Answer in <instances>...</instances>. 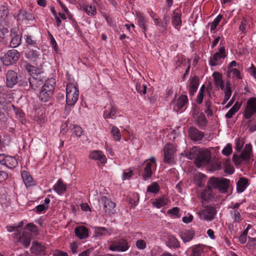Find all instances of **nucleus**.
<instances>
[{
  "instance_id": "1",
  "label": "nucleus",
  "mask_w": 256,
  "mask_h": 256,
  "mask_svg": "<svg viewBox=\"0 0 256 256\" xmlns=\"http://www.w3.org/2000/svg\"><path fill=\"white\" fill-rule=\"evenodd\" d=\"M184 155L188 159L194 160L198 167L208 164L211 158V154L209 150L200 149L196 146L185 152Z\"/></svg>"
},
{
  "instance_id": "2",
  "label": "nucleus",
  "mask_w": 256,
  "mask_h": 256,
  "mask_svg": "<svg viewBox=\"0 0 256 256\" xmlns=\"http://www.w3.org/2000/svg\"><path fill=\"white\" fill-rule=\"evenodd\" d=\"M55 80L48 79L42 86L38 95L39 100L42 102H47L52 98L54 90Z\"/></svg>"
},
{
  "instance_id": "3",
  "label": "nucleus",
  "mask_w": 256,
  "mask_h": 256,
  "mask_svg": "<svg viewBox=\"0 0 256 256\" xmlns=\"http://www.w3.org/2000/svg\"><path fill=\"white\" fill-rule=\"evenodd\" d=\"M230 186V180L226 178L211 177L208 181V188L218 189L222 193L226 192Z\"/></svg>"
},
{
  "instance_id": "4",
  "label": "nucleus",
  "mask_w": 256,
  "mask_h": 256,
  "mask_svg": "<svg viewBox=\"0 0 256 256\" xmlns=\"http://www.w3.org/2000/svg\"><path fill=\"white\" fill-rule=\"evenodd\" d=\"M66 92V109L68 106H74L77 102L79 96V91L74 84L72 83L67 84Z\"/></svg>"
},
{
  "instance_id": "5",
  "label": "nucleus",
  "mask_w": 256,
  "mask_h": 256,
  "mask_svg": "<svg viewBox=\"0 0 256 256\" xmlns=\"http://www.w3.org/2000/svg\"><path fill=\"white\" fill-rule=\"evenodd\" d=\"M188 100L186 94H182L178 99H176V96L172 100L170 103L171 106H172L173 110L176 112H182L188 107Z\"/></svg>"
},
{
  "instance_id": "6",
  "label": "nucleus",
  "mask_w": 256,
  "mask_h": 256,
  "mask_svg": "<svg viewBox=\"0 0 256 256\" xmlns=\"http://www.w3.org/2000/svg\"><path fill=\"white\" fill-rule=\"evenodd\" d=\"M156 168V159L154 157L146 160L142 165V176H152L154 174Z\"/></svg>"
},
{
  "instance_id": "7",
  "label": "nucleus",
  "mask_w": 256,
  "mask_h": 256,
  "mask_svg": "<svg viewBox=\"0 0 256 256\" xmlns=\"http://www.w3.org/2000/svg\"><path fill=\"white\" fill-rule=\"evenodd\" d=\"M20 58V54L16 50H10L2 54L0 60L5 66H10L16 62Z\"/></svg>"
},
{
  "instance_id": "8",
  "label": "nucleus",
  "mask_w": 256,
  "mask_h": 256,
  "mask_svg": "<svg viewBox=\"0 0 256 256\" xmlns=\"http://www.w3.org/2000/svg\"><path fill=\"white\" fill-rule=\"evenodd\" d=\"M226 56V48H218V52L211 56L209 64L212 66L220 65Z\"/></svg>"
},
{
  "instance_id": "9",
  "label": "nucleus",
  "mask_w": 256,
  "mask_h": 256,
  "mask_svg": "<svg viewBox=\"0 0 256 256\" xmlns=\"http://www.w3.org/2000/svg\"><path fill=\"white\" fill-rule=\"evenodd\" d=\"M198 214L200 219L211 221L214 218L216 210L214 206L208 205L200 210Z\"/></svg>"
},
{
  "instance_id": "10",
  "label": "nucleus",
  "mask_w": 256,
  "mask_h": 256,
  "mask_svg": "<svg viewBox=\"0 0 256 256\" xmlns=\"http://www.w3.org/2000/svg\"><path fill=\"white\" fill-rule=\"evenodd\" d=\"M254 114H256V98L252 97L246 102L244 116L246 119L248 120Z\"/></svg>"
},
{
  "instance_id": "11",
  "label": "nucleus",
  "mask_w": 256,
  "mask_h": 256,
  "mask_svg": "<svg viewBox=\"0 0 256 256\" xmlns=\"http://www.w3.org/2000/svg\"><path fill=\"white\" fill-rule=\"evenodd\" d=\"M130 245L124 239H120L113 242L110 246V250L112 251L124 252L128 250Z\"/></svg>"
},
{
  "instance_id": "12",
  "label": "nucleus",
  "mask_w": 256,
  "mask_h": 256,
  "mask_svg": "<svg viewBox=\"0 0 256 256\" xmlns=\"http://www.w3.org/2000/svg\"><path fill=\"white\" fill-rule=\"evenodd\" d=\"M0 164L10 169L15 168L18 165L16 158L4 154H0Z\"/></svg>"
},
{
  "instance_id": "13",
  "label": "nucleus",
  "mask_w": 256,
  "mask_h": 256,
  "mask_svg": "<svg viewBox=\"0 0 256 256\" xmlns=\"http://www.w3.org/2000/svg\"><path fill=\"white\" fill-rule=\"evenodd\" d=\"M14 234L16 242H20L26 248L29 246L31 242V236L29 232H24L20 234L18 232H15Z\"/></svg>"
},
{
  "instance_id": "14",
  "label": "nucleus",
  "mask_w": 256,
  "mask_h": 256,
  "mask_svg": "<svg viewBox=\"0 0 256 256\" xmlns=\"http://www.w3.org/2000/svg\"><path fill=\"white\" fill-rule=\"evenodd\" d=\"M174 152V147L172 144H167L165 146L164 148V160L165 162L170 164L173 162Z\"/></svg>"
},
{
  "instance_id": "15",
  "label": "nucleus",
  "mask_w": 256,
  "mask_h": 256,
  "mask_svg": "<svg viewBox=\"0 0 256 256\" xmlns=\"http://www.w3.org/2000/svg\"><path fill=\"white\" fill-rule=\"evenodd\" d=\"M181 10L177 8L172 12V23L174 27L179 30L182 25Z\"/></svg>"
},
{
  "instance_id": "16",
  "label": "nucleus",
  "mask_w": 256,
  "mask_h": 256,
  "mask_svg": "<svg viewBox=\"0 0 256 256\" xmlns=\"http://www.w3.org/2000/svg\"><path fill=\"white\" fill-rule=\"evenodd\" d=\"M136 16L138 26L140 27L142 32L146 34L148 30V19L144 16V14L140 12H136Z\"/></svg>"
},
{
  "instance_id": "17",
  "label": "nucleus",
  "mask_w": 256,
  "mask_h": 256,
  "mask_svg": "<svg viewBox=\"0 0 256 256\" xmlns=\"http://www.w3.org/2000/svg\"><path fill=\"white\" fill-rule=\"evenodd\" d=\"M18 82V74L14 70H9L6 74V84L8 88H12Z\"/></svg>"
},
{
  "instance_id": "18",
  "label": "nucleus",
  "mask_w": 256,
  "mask_h": 256,
  "mask_svg": "<svg viewBox=\"0 0 256 256\" xmlns=\"http://www.w3.org/2000/svg\"><path fill=\"white\" fill-rule=\"evenodd\" d=\"M188 134L190 140L193 142L200 141L204 136V132L194 126L190 128Z\"/></svg>"
},
{
  "instance_id": "19",
  "label": "nucleus",
  "mask_w": 256,
  "mask_h": 256,
  "mask_svg": "<svg viewBox=\"0 0 256 256\" xmlns=\"http://www.w3.org/2000/svg\"><path fill=\"white\" fill-rule=\"evenodd\" d=\"M199 78L194 76L189 80L188 90L190 96H193L198 90L199 86Z\"/></svg>"
},
{
  "instance_id": "20",
  "label": "nucleus",
  "mask_w": 256,
  "mask_h": 256,
  "mask_svg": "<svg viewBox=\"0 0 256 256\" xmlns=\"http://www.w3.org/2000/svg\"><path fill=\"white\" fill-rule=\"evenodd\" d=\"M89 158L98 161L99 163L104 164L106 162V158L104 153L99 150H94L89 154Z\"/></svg>"
},
{
  "instance_id": "21",
  "label": "nucleus",
  "mask_w": 256,
  "mask_h": 256,
  "mask_svg": "<svg viewBox=\"0 0 256 256\" xmlns=\"http://www.w3.org/2000/svg\"><path fill=\"white\" fill-rule=\"evenodd\" d=\"M18 21L24 22L26 20H32L34 19V14L26 10H20L18 13L15 16Z\"/></svg>"
},
{
  "instance_id": "22",
  "label": "nucleus",
  "mask_w": 256,
  "mask_h": 256,
  "mask_svg": "<svg viewBox=\"0 0 256 256\" xmlns=\"http://www.w3.org/2000/svg\"><path fill=\"white\" fill-rule=\"evenodd\" d=\"M118 114V108L114 105H110L104 112L103 116L104 118H115Z\"/></svg>"
},
{
  "instance_id": "23",
  "label": "nucleus",
  "mask_w": 256,
  "mask_h": 256,
  "mask_svg": "<svg viewBox=\"0 0 256 256\" xmlns=\"http://www.w3.org/2000/svg\"><path fill=\"white\" fill-rule=\"evenodd\" d=\"M43 84V80L40 76V75L38 76H33V77H30V81L29 84L30 89L32 88L34 90H36Z\"/></svg>"
},
{
  "instance_id": "24",
  "label": "nucleus",
  "mask_w": 256,
  "mask_h": 256,
  "mask_svg": "<svg viewBox=\"0 0 256 256\" xmlns=\"http://www.w3.org/2000/svg\"><path fill=\"white\" fill-rule=\"evenodd\" d=\"M195 232L192 230H186L180 232L179 236L184 242L190 241L194 238Z\"/></svg>"
},
{
  "instance_id": "25",
  "label": "nucleus",
  "mask_w": 256,
  "mask_h": 256,
  "mask_svg": "<svg viewBox=\"0 0 256 256\" xmlns=\"http://www.w3.org/2000/svg\"><path fill=\"white\" fill-rule=\"evenodd\" d=\"M191 250L190 256H204V246L200 244H196L190 248Z\"/></svg>"
},
{
  "instance_id": "26",
  "label": "nucleus",
  "mask_w": 256,
  "mask_h": 256,
  "mask_svg": "<svg viewBox=\"0 0 256 256\" xmlns=\"http://www.w3.org/2000/svg\"><path fill=\"white\" fill-rule=\"evenodd\" d=\"M76 236L80 239L86 238L88 236V230L84 226H79L74 229Z\"/></svg>"
},
{
  "instance_id": "27",
  "label": "nucleus",
  "mask_w": 256,
  "mask_h": 256,
  "mask_svg": "<svg viewBox=\"0 0 256 256\" xmlns=\"http://www.w3.org/2000/svg\"><path fill=\"white\" fill-rule=\"evenodd\" d=\"M196 124L202 130H205L207 126L208 120L204 114H201L198 118L194 119Z\"/></svg>"
},
{
  "instance_id": "28",
  "label": "nucleus",
  "mask_w": 256,
  "mask_h": 256,
  "mask_svg": "<svg viewBox=\"0 0 256 256\" xmlns=\"http://www.w3.org/2000/svg\"><path fill=\"white\" fill-rule=\"evenodd\" d=\"M249 185L248 180L244 177H241L236 182V190L238 193L244 191Z\"/></svg>"
},
{
  "instance_id": "29",
  "label": "nucleus",
  "mask_w": 256,
  "mask_h": 256,
  "mask_svg": "<svg viewBox=\"0 0 256 256\" xmlns=\"http://www.w3.org/2000/svg\"><path fill=\"white\" fill-rule=\"evenodd\" d=\"M12 40L10 42V46L15 48L20 45L22 42V36L14 32H11Z\"/></svg>"
},
{
  "instance_id": "30",
  "label": "nucleus",
  "mask_w": 256,
  "mask_h": 256,
  "mask_svg": "<svg viewBox=\"0 0 256 256\" xmlns=\"http://www.w3.org/2000/svg\"><path fill=\"white\" fill-rule=\"evenodd\" d=\"M102 201L104 204V207L106 212L108 213L112 212V210L116 206L115 203L108 199L106 196H103L102 198Z\"/></svg>"
},
{
  "instance_id": "31",
  "label": "nucleus",
  "mask_w": 256,
  "mask_h": 256,
  "mask_svg": "<svg viewBox=\"0 0 256 256\" xmlns=\"http://www.w3.org/2000/svg\"><path fill=\"white\" fill-rule=\"evenodd\" d=\"M53 189L58 194L60 195L64 194L66 192V188L62 180L60 179L54 186Z\"/></svg>"
},
{
  "instance_id": "32",
  "label": "nucleus",
  "mask_w": 256,
  "mask_h": 256,
  "mask_svg": "<svg viewBox=\"0 0 256 256\" xmlns=\"http://www.w3.org/2000/svg\"><path fill=\"white\" fill-rule=\"evenodd\" d=\"M226 76L228 78H230L232 76V81H234L236 80L242 79L240 72L238 68L227 70Z\"/></svg>"
},
{
  "instance_id": "33",
  "label": "nucleus",
  "mask_w": 256,
  "mask_h": 256,
  "mask_svg": "<svg viewBox=\"0 0 256 256\" xmlns=\"http://www.w3.org/2000/svg\"><path fill=\"white\" fill-rule=\"evenodd\" d=\"M26 70L28 72L30 77H33V76H38L40 75L42 72L40 69L36 68L30 64H26Z\"/></svg>"
},
{
  "instance_id": "34",
  "label": "nucleus",
  "mask_w": 256,
  "mask_h": 256,
  "mask_svg": "<svg viewBox=\"0 0 256 256\" xmlns=\"http://www.w3.org/2000/svg\"><path fill=\"white\" fill-rule=\"evenodd\" d=\"M166 245L170 248H178L180 247V244L178 239L174 236L170 235L168 236Z\"/></svg>"
},
{
  "instance_id": "35",
  "label": "nucleus",
  "mask_w": 256,
  "mask_h": 256,
  "mask_svg": "<svg viewBox=\"0 0 256 256\" xmlns=\"http://www.w3.org/2000/svg\"><path fill=\"white\" fill-rule=\"evenodd\" d=\"M9 14V9L8 4L4 2L0 5V20L1 21H5Z\"/></svg>"
},
{
  "instance_id": "36",
  "label": "nucleus",
  "mask_w": 256,
  "mask_h": 256,
  "mask_svg": "<svg viewBox=\"0 0 256 256\" xmlns=\"http://www.w3.org/2000/svg\"><path fill=\"white\" fill-rule=\"evenodd\" d=\"M212 36L214 38V40L212 41V45H211V48H215L218 42H220V44L218 46V48H220V46L222 48H226V42L224 38L222 36Z\"/></svg>"
},
{
  "instance_id": "37",
  "label": "nucleus",
  "mask_w": 256,
  "mask_h": 256,
  "mask_svg": "<svg viewBox=\"0 0 256 256\" xmlns=\"http://www.w3.org/2000/svg\"><path fill=\"white\" fill-rule=\"evenodd\" d=\"M213 76L216 86L220 88L222 90H224V85L222 79V74L218 72H215L213 74Z\"/></svg>"
},
{
  "instance_id": "38",
  "label": "nucleus",
  "mask_w": 256,
  "mask_h": 256,
  "mask_svg": "<svg viewBox=\"0 0 256 256\" xmlns=\"http://www.w3.org/2000/svg\"><path fill=\"white\" fill-rule=\"evenodd\" d=\"M252 152V148L251 146H248V144H246L244 148V149L241 153L240 158L242 160H244L246 161L249 160L250 158V154Z\"/></svg>"
},
{
  "instance_id": "39",
  "label": "nucleus",
  "mask_w": 256,
  "mask_h": 256,
  "mask_svg": "<svg viewBox=\"0 0 256 256\" xmlns=\"http://www.w3.org/2000/svg\"><path fill=\"white\" fill-rule=\"evenodd\" d=\"M30 81V77L29 76H24L23 78L20 76L18 80V85L20 86H23L26 90H30L29 84Z\"/></svg>"
},
{
  "instance_id": "40",
  "label": "nucleus",
  "mask_w": 256,
  "mask_h": 256,
  "mask_svg": "<svg viewBox=\"0 0 256 256\" xmlns=\"http://www.w3.org/2000/svg\"><path fill=\"white\" fill-rule=\"evenodd\" d=\"M40 52L37 50H30L26 53V56L27 58L35 61L40 56Z\"/></svg>"
},
{
  "instance_id": "41",
  "label": "nucleus",
  "mask_w": 256,
  "mask_h": 256,
  "mask_svg": "<svg viewBox=\"0 0 256 256\" xmlns=\"http://www.w3.org/2000/svg\"><path fill=\"white\" fill-rule=\"evenodd\" d=\"M84 10L90 16H94L96 14V6L92 4H86L84 6Z\"/></svg>"
},
{
  "instance_id": "42",
  "label": "nucleus",
  "mask_w": 256,
  "mask_h": 256,
  "mask_svg": "<svg viewBox=\"0 0 256 256\" xmlns=\"http://www.w3.org/2000/svg\"><path fill=\"white\" fill-rule=\"evenodd\" d=\"M44 247L40 243L36 242H34L30 248L32 252L38 254L42 252L44 250Z\"/></svg>"
},
{
  "instance_id": "43",
  "label": "nucleus",
  "mask_w": 256,
  "mask_h": 256,
  "mask_svg": "<svg viewBox=\"0 0 256 256\" xmlns=\"http://www.w3.org/2000/svg\"><path fill=\"white\" fill-rule=\"evenodd\" d=\"M24 37L25 39L26 43L28 45H30L32 46H36L37 44V40L36 38L28 34H25Z\"/></svg>"
},
{
  "instance_id": "44",
  "label": "nucleus",
  "mask_w": 256,
  "mask_h": 256,
  "mask_svg": "<svg viewBox=\"0 0 256 256\" xmlns=\"http://www.w3.org/2000/svg\"><path fill=\"white\" fill-rule=\"evenodd\" d=\"M160 190V186L157 182H154L149 185L146 189L148 192L157 194Z\"/></svg>"
},
{
  "instance_id": "45",
  "label": "nucleus",
  "mask_w": 256,
  "mask_h": 256,
  "mask_svg": "<svg viewBox=\"0 0 256 256\" xmlns=\"http://www.w3.org/2000/svg\"><path fill=\"white\" fill-rule=\"evenodd\" d=\"M147 86L145 84L137 82L136 85V89L142 96H144L146 92Z\"/></svg>"
},
{
  "instance_id": "46",
  "label": "nucleus",
  "mask_w": 256,
  "mask_h": 256,
  "mask_svg": "<svg viewBox=\"0 0 256 256\" xmlns=\"http://www.w3.org/2000/svg\"><path fill=\"white\" fill-rule=\"evenodd\" d=\"M71 130L72 131V134L77 137L80 136L84 133L82 128L80 126L76 124H73L72 126Z\"/></svg>"
},
{
  "instance_id": "47",
  "label": "nucleus",
  "mask_w": 256,
  "mask_h": 256,
  "mask_svg": "<svg viewBox=\"0 0 256 256\" xmlns=\"http://www.w3.org/2000/svg\"><path fill=\"white\" fill-rule=\"evenodd\" d=\"M94 232L96 236H104L107 234H110L108 230L104 227L95 228Z\"/></svg>"
},
{
  "instance_id": "48",
  "label": "nucleus",
  "mask_w": 256,
  "mask_h": 256,
  "mask_svg": "<svg viewBox=\"0 0 256 256\" xmlns=\"http://www.w3.org/2000/svg\"><path fill=\"white\" fill-rule=\"evenodd\" d=\"M111 134L113 138L116 141H120L121 139V134L120 130L116 126H113L111 130Z\"/></svg>"
},
{
  "instance_id": "49",
  "label": "nucleus",
  "mask_w": 256,
  "mask_h": 256,
  "mask_svg": "<svg viewBox=\"0 0 256 256\" xmlns=\"http://www.w3.org/2000/svg\"><path fill=\"white\" fill-rule=\"evenodd\" d=\"M204 106L206 109L204 110V112L208 116H212L213 115V112L211 108L212 106V102L210 100H206L204 103Z\"/></svg>"
},
{
  "instance_id": "50",
  "label": "nucleus",
  "mask_w": 256,
  "mask_h": 256,
  "mask_svg": "<svg viewBox=\"0 0 256 256\" xmlns=\"http://www.w3.org/2000/svg\"><path fill=\"white\" fill-rule=\"evenodd\" d=\"M9 104V102H8L4 97L0 96V112L2 110H7Z\"/></svg>"
},
{
  "instance_id": "51",
  "label": "nucleus",
  "mask_w": 256,
  "mask_h": 256,
  "mask_svg": "<svg viewBox=\"0 0 256 256\" xmlns=\"http://www.w3.org/2000/svg\"><path fill=\"white\" fill-rule=\"evenodd\" d=\"M224 172L228 174H232L234 170V168L229 161L224 163Z\"/></svg>"
},
{
  "instance_id": "52",
  "label": "nucleus",
  "mask_w": 256,
  "mask_h": 256,
  "mask_svg": "<svg viewBox=\"0 0 256 256\" xmlns=\"http://www.w3.org/2000/svg\"><path fill=\"white\" fill-rule=\"evenodd\" d=\"M12 106L15 112L16 118L20 119V120L22 122L23 118L24 116V113L22 110L20 108H18L16 106H15L14 104H12Z\"/></svg>"
},
{
  "instance_id": "53",
  "label": "nucleus",
  "mask_w": 256,
  "mask_h": 256,
  "mask_svg": "<svg viewBox=\"0 0 256 256\" xmlns=\"http://www.w3.org/2000/svg\"><path fill=\"white\" fill-rule=\"evenodd\" d=\"M166 204V200L164 198L156 199L154 202H153L154 206L158 208L164 206Z\"/></svg>"
},
{
  "instance_id": "54",
  "label": "nucleus",
  "mask_w": 256,
  "mask_h": 256,
  "mask_svg": "<svg viewBox=\"0 0 256 256\" xmlns=\"http://www.w3.org/2000/svg\"><path fill=\"white\" fill-rule=\"evenodd\" d=\"M201 114L204 113L200 112V108L196 106L193 107L190 112V114L194 120L199 116Z\"/></svg>"
},
{
  "instance_id": "55",
  "label": "nucleus",
  "mask_w": 256,
  "mask_h": 256,
  "mask_svg": "<svg viewBox=\"0 0 256 256\" xmlns=\"http://www.w3.org/2000/svg\"><path fill=\"white\" fill-rule=\"evenodd\" d=\"M26 228L34 234L36 235L38 234L37 226L32 223H29L27 224L26 226Z\"/></svg>"
},
{
  "instance_id": "56",
  "label": "nucleus",
  "mask_w": 256,
  "mask_h": 256,
  "mask_svg": "<svg viewBox=\"0 0 256 256\" xmlns=\"http://www.w3.org/2000/svg\"><path fill=\"white\" fill-rule=\"evenodd\" d=\"M22 178L26 187L33 186L36 184V182L33 180L32 177H22Z\"/></svg>"
},
{
  "instance_id": "57",
  "label": "nucleus",
  "mask_w": 256,
  "mask_h": 256,
  "mask_svg": "<svg viewBox=\"0 0 256 256\" xmlns=\"http://www.w3.org/2000/svg\"><path fill=\"white\" fill-rule=\"evenodd\" d=\"M212 188L210 189L208 187V190H206L202 192L201 197L203 200H207L210 198L212 195Z\"/></svg>"
},
{
  "instance_id": "58",
  "label": "nucleus",
  "mask_w": 256,
  "mask_h": 256,
  "mask_svg": "<svg viewBox=\"0 0 256 256\" xmlns=\"http://www.w3.org/2000/svg\"><path fill=\"white\" fill-rule=\"evenodd\" d=\"M179 211L180 210L178 208L174 207L170 210H169L168 212V214H170L174 218H179L180 216Z\"/></svg>"
},
{
  "instance_id": "59",
  "label": "nucleus",
  "mask_w": 256,
  "mask_h": 256,
  "mask_svg": "<svg viewBox=\"0 0 256 256\" xmlns=\"http://www.w3.org/2000/svg\"><path fill=\"white\" fill-rule=\"evenodd\" d=\"M232 92L230 86V82L226 84V86L224 90V98L226 100H228L232 94Z\"/></svg>"
},
{
  "instance_id": "60",
  "label": "nucleus",
  "mask_w": 256,
  "mask_h": 256,
  "mask_svg": "<svg viewBox=\"0 0 256 256\" xmlns=\"http://www.w3.org/2000/svg\"><path fill=\"white\" fill-rule=\"evenodd\" d=\"M162 22L160 24V28L162 29V31L166 30L169 23V20L166 16H164L163 17Z\"/></svg>"
},
{
  "instance_id": "61",
  "label": "nucleus",
  "mask_w": 256,
  "mask_h": 256,
  "mask_svg": "<svg viewBox=\"0 0 256 256\" xmlns=\"http://www.w3.org/2000/svg\"><path fill=\"white\" fill-rule=\"evenodd\" d=\"M222 154L224 156H228L232 152V147L230 144H228L222 150Z\"/></svg>"
},
{
  "instance_id": "62",
  "label": "nucleus",
  "mask_w": 256,
  "mask_h": 256,
  "mask_svg": "<svg viewBox=\"0 0 256 256\" xmlns=\"http://www.w3.org/2000/svg\"><path fill=\"white\" fill-rule=\"evenodd\" d=\"M248 128L250 132L256 131V119H252L249 120Z\"/></svg>"
},
{
  "instance_id": "63",
  "label": "nucleus",
  "mask_w": 256,
  "mask_h": 256,
  "mask_svg": "<svg viewBox=\"0 0 256 256\" xmlns=\"http://www.w3.org/2000/svg\"><path fill=\"white\" fill-rule=\"evenodd\" d=\"M8 32V30L6 28L0 26V42L3 41L4 36Z\"/></svg>"
},
{
  "instance_id": "64",
  "label": "nucleus",
  "mask_w": 256,
  "mask_h": 256,
  "mask_svg": "<svg viewBox=\"0 0 256 256\" xmlns=\"http://www.w3.org/2000/svg\"><path fill=\"white\" fill-rule=\"evenodd\" d=\"M136 245L137 248L140 250H144L146 247V242L142 240H137Z\"/></svg>"
}]
</instances>
